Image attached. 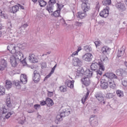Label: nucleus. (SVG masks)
<instances>
[{
    "label": "nucleus",
    "mask_w": 127,
    "mask_h": 127,
    "mask_svg": "<svg viewBox=\"0 0 127 127\" xmlns=\"http://www.w3.org/2000/svg\"><path fill=\"white\" fill-rule=\"evenodd\" d=\"M103 77H106V79H107V82L109 83V87L111 89H116V85L114 80H118L119 79V77L116 74L113 72H106L103 75Z\"/></svg>",
    "instance_id": "nucleus-1"
},
{
    "label": "nucleus",
    "mask_w": 127,
    "mask_h": 127,
    "mask_svg": "<svg viewBox=\"0 0 127 127\" xmlns=\"http://www.w3.org/2000/svg\"><path fill=\"white\" fill-rule=\"evenodd\" d=\"M93 75V71H90V69H87L85 70L84 73V76L82 77L81 81L83 85L86 87H88L91 84V80L90 78L92 77Z\"/></svg>",
    "instance_id": "nucleus-2"
},
{
    "label": "nucleus",
    "mask_w": 127,
    "mask_h": 127,
    "mask_svg": "<svg viewBox=\"0 0 127 127\" xmlns=\"http://www.w3.org/2000/svg\"><path fill=\"white\" fill-rule=\"evenodd\" d=\"M70 114H71V109L65 108L63 110L62 113L57 116L56 120L58 122H62L63 118L68 117Z\"/></svg>",
    "instance_id": "nucleus-3"
},
{
    "label": "nucleus",
    "mask_w": 127,
    "mask_h": 127,
    "mask_svg": "<svg viewBox=\"0 0 127 127\" xmlns=\"http://www.w3.org/2000/svg\"><path fill=\"white\" fill-rule=\"evenodd\" d=\"M116 73L117 76H120V77H126L127 76V71L123 68H119L116 71Z\"/></svg>",
    "instance_id": "nucleus-4"
},
{
    "label": "nucleus",
    "mask_w": 127,
    "mask_h": 127,
    "mask_svg": "<svg viewBox=\"0 0 127 127\" xmlns=\"http://www.w3.org/2000/svg\"><path fill=\"white\" fill-rule=\"evenodd\" d=\"M9 60L12 67H16L18 64L17 63L19 61L16 58H15V56L13 55L10 56Z\"/></svg>",
    "instance_id": "nucleus-5"
},
{
    "label": "nucleus",
    "mask_w": 127,
    "mask_h": 127,
    "mask_svg": "<svg viewBox=\"0 0 127 127\" xmlns=\"http://www.w3.org/2000/svg\"><path fill=\"white\" fill-rule=\"evenodd\" d=\"M33 80L34 81V83H38V82H39L41 79V76H40L39 71L35 70L33 72Z\"/></svg>",
    "instance_id": "nucleus-6"
},
{
    "label": "nucleus",
    "mask_w": 127,
    "mask_h": 127,
    "mask_svg": "<svg viewBox=\"0 0 127 127\" xmlns=\"http://www.w3.org/2000/svg\"><path fill=\"white\" fill-rule=\"evenodd\" d=\"M82 59L84 61H86V62H90L93 59V55L90 53H86L82 56Z\"/></svg>",
    "instance_id": "nucleus-7"
},
{
    "label": "nucleus",
    "mask_w": 127,
    "mask_h": 127,
    "mask_svg": "<svg viewBox=\"0 0 127 127\" xmlns=\"http://www.w3.org/2000/svg\"><path fill=\"white\" fill-rule=\"evenodd\" d=\"M109 9H110V7L106 6L105 9L102 10L100 12V15L101 17H108L109 16Z\"/></svg>",
    "instance_id": "nucleus-8"
},
{
    "label": "nucleus",
    "mask_w": 127,
    "mask_h": 127,
    "mask_svg": "<svg viewBox=\"0 0 127 127\" xmlns=\"http://www.w3.org/2000/svg\"><path fill=\"white\" fill-rule=\"evenodd\" d=\"M116 7L121 11H125L127 9L126 5L124 3L118 2L115 5Z\"/></svg>",
    "instance_id": "nucleus-9"
},
{
    "label": "nucleus",
    "mask_w": 127,
    "mask_h": 127,
    "mask_svg": "<svg viewBox=\"0 0 127 127\" xmlns=\"http://www.w3.org/2000/svg\"><path fill=\"white\" fill-rule=\"evenodd\" d=\"M81 8L84 12L89 11L91 9L90 7V3H82L81 5Z\"/></svg>",
    "instance_id": "nucleus-10"
},
{
    "label": "nucleus",
    "mask_w": 127,
    "mask_h": 127,
    "mask_svg": "<svg viewBox=\"0 0 127 127\" xmlns=\"http://www.w3.org/2000/svg\"><path fill=\"white\" fill-rule=\"evenodd\" d=\"M76 77H84L85 76V71L84 69L82 67H79L77 68V70L76 71Z\"/></svg>",
    "instance_id": "nucleus-11"
},
{
    "label": "nucleus",
    "mask_w": 127,
    "mask_h": 127,
    "mask_svg": "<svg viewBox=\"0 0 127 127\" xmlns=\"http://www.w3.org/2000/svg\"><path fill=\"white\" fill-rule=\"evenodd\" d=\"M87 14L86 12H82L79 11L76 14V16L77 18H80V19H83V18H85L86 16H87Z\"/></svg>",
    "instance_id": "nucleus-12"
},
{
    "label": "nucleus",
    "mask_w": 127,
    "mask_h": 127,
    "mask_svg": "<svg viewBox=\"0 0 127 127\" xmlns=\"http://www.w3.org/2000/svg\"><path fill=\"white\" fill-rule=\"evenodd\" d=\"M5 104L8 108H12V104L10 101V95L9 94L7 95V96H6Z\"/></svg>",
    "instance_id": "nucleus-13"
},
{
    "label": "nucleus",
    "mask_w": 127,
    "mask_h": 127,
    "mask_svg": "<svg viewBox=\"0 0 127 127\" xmlns=\"http://www.w3.org/2000/svg\"><path fill=\"white\" fill-rule=\"evenodd\" d=\"M101 87L102 89H104L106 90V89H108V87H109V83H108V81H106L105 79H102V81H101Z\"/></svg>",
    "instance_id": "nucleus-14"
},
{
    "label": "nucleus",
    "mask_w": 127,
    "mask_h": 127,
    "mask_svg": "<svg viewBox=\"0 0 127 127\" xmlns=\"http://www.w3.org/2000/svg\"><path fill=\"white\" fill-rule=\"evenodd\" d=\"M73 61L74 66H80V65H82V60H80L78 58H74L73 59Z\"/></svg>",
    "instance_id": "nucleus-15"
},
{
    "label": "nucleus",
    "mask_w": 127,
    "mask_h": 127,
    "mask_svg": "<svg viewBox=\"0 0 127 127\" xmlns=\"http://www.w3.org/2000/svg\"><path fill=\"white\" fill-rule=\"evenodd\" d=\"M20 80L22 84H26L27 83V76L22 74L20 76Z\"/></svg>",
    "instance_id": "nucleus-16"
},
{
    "label": "nucleus",
    "mask_w": 127,
    "mask_h": 127,
    "mask_svg": "<svg viewBox=\"0 0 127 127\" xmlns=\"http://www.w3.org/2000/svg\"><path fill=\"white\" fill-rule=\"evenodd\" d=\"M29 60L31 63H36L37 62V59H36V57H35V55L34 54L29 55Z\"/></svg>",
    "instance_id": "nucleus-17"
},
{
    "label": "nucleus",
    "mask_w": 127,
    "mask_h": 127,
    "mask_svg": "<svg viewBox=\"0 0 127 127\" xmlns=\"http://www.w3.org/2000/svg\"><path fill=\"white\" fill-rule=\"evenodd\" d=\"M99 63L95 62L93 63L91 66L90 68L92 70V71H97L98 70V68H99Z\"/></svg>",
    "instance_id": "nucleus-18"
},
{
    "label": "nucleus",
    "mask_w": 127,
    "mask_h": 127,
    "mask_svg": "<svg viewBox=\"0 0 127 127\" xmlns=\"http://www.w3.org/2000/svg\"><path fill=\"white\" fill-rule=\"evenodd\" d=\"M13 114V112H9L2 115L3 117L2 122H5V120H8V119L10 118V116Z\"/></svg>",
    "instance_id": "nucleus-19"
},
{
    "label": "nucleus",
    "mask_w": 127,
    "mask_h": 127,
    "mask_svg": "<svg viewBox=\"0 0 127 127\" xmlns=\"http://www.w3.org/2000/svg\"><path fill=\"white\" fill-rule=\"evenodd\" d=\"M74 80H68L65 82V85L67 86L68 88L70 89H73L74 88Z\"/></svg>",
    "instance_id": "nucleus-20"
},
{
    "label": "nucleus",
    "mask_w": 127,
    "mask_h": 127,
    "mask_svg": "<svg viewBox=\"0 0 127 127\" xmlns=\"http://www.w3.org/2000/svg\"><path fill=\"white\" fill-rule=\"evenodd\" d=\"M12 87V82L8 79H7L5 80V88L8 90L9 89H10Z\"/></svg>",
    "instance_id": "nucleus-21"
},
{
    "label": "nucleus",
    "mask_w": 127,
    "mask_h": 127,
    "mask_svg": "<svg viewBox=\"0 0 127 127\" xmlns=\"http://www.w3.org/2000/svg\"><path fill=\"white\" fill-rule=\"evenodd\" d=\"M21 57H22V58L24 57L23 54H22V53H21L20 51L17 52L15 58H16L19 61H21Z\"/></svg>",
    "instance_id": "nucleus-22"
},
{
    "label": "nucleus",
    "mask_w": 127,
    "mask_h": 127,
    "mask_svg": "<svg viewBox=\"0 0 127 127\" xmlns=\"http://www.w3.org/2000/svg\"><path fill=\"white\" fill-rule=\"evenodd\" d=\"M54 8V5L51 4H48L46 7V10L49 11V13H51V12H53V9Z\"/></svg>",
    "instance_id": "nucleus-23"
},
{
    "label": "nucleus",
    "mask_w": 127,
    "mask_h": 127,
    "mask_svg": "<svg viewBox=\"0 0 127 127\" xmlns=\"http://www.w3.org/2000/svg\"><path fill=\"white\" fill-rule=\"evenodd\" d=\"M19 9V7L17 5H16L11 7V8L10 9V11L11 13H16V12L18 11Z\"/></svg>",
    "instance_id": "nucleus-24"
},
{
    "label": "nucleus",
    "mask_w": 127,
    "mask_h": 127,
    "mask_svg": "<svg viewBox=\"0 0 127 127\" xmlns=\"http://www.w3.org/2000/svg\"><path fill=\"white\" fill-rule=\"evenodd\" d=\"M95 98L99 101V102H100V103L103 102L104 101V97L102 96V94L100 93H97L95 95Z\"/></svg>",
    "instance_id": "nucleus-25"
},
{
    "label": "nucleus",
    "mask_w": 127,
    "mask_h": 127,
    "mask_svg": "<svg viewBox=\"0 0 127 127\" xmlns=\"http://www.w3.org/2000/svg\"><path fill=\"white\" fill-rule=\"evenodd\" d=\"M46 103H47V106L48 107H52L53 105H54V103L53 102V100L49 98H47L46 99Z\"/></svg>",
    "instance_id": "nucleus-26"
},
{
    "label": "nucleus",
    "mask_w": 127,
    "mask_h": 127,
    "mask_svg": "<svg viewBox=\"0 0 127 127\" xmlns=\"http://www.w3.org/2000/svg\"><path fill=\"white\" fill-rule=\"evenodd\" d=\"M98 68L101 71H105V65L102 61L98 62Z\"/></svg>",
    "instance_id": "nucleus-27"
},
{
    "label": "nucleus",
    "mask_w": 127,
    "mask_h": 127,
    "mask_svg": "<svg viewBox=\"0 0 127 127\" xmlns=\"http://www.w3.org/2000/svg\"><path fill=\"white\" fill-rule=\"evenodd\" d=\"M124 54H125V49L124 48V47H122L120 50L118 51V53H117V56L118 57H122V56H124Z\"/></svg>",
    "instance_id": "nucleus-28"
},
{
    "label": "nucleus",
    "mask_w": 127,
    "mask_h": 127,
    "mask_svg": "<svg viewBox=\"0 0 127 127\" xmlns=\"http://www.w3.org/2000/svg\"><path fill=\"white\" fill-rule=\"evenodd\" d=\"M122 84L124 87H127V75L122 77Z\"/></svg>",
    "instance_id": "nucleus-29"
},
{
    "label": "nucleus",
    "mask_w": 127,
    "mask_h": 127,
    "mask_svg": "<svg viewBox=\"0 0 127 127\" xmlns=\"http://www.w3.org/2000/svg\"><path fill=\"white\" fill-rule=\"evenodd\" d=\"M57 66V64H56L52 68V70L51 72L49 73V74L45 77V79L49 78L51 76V75L54 73V71H55V69L56 67Z\"/></svg>",
    "instance_id": "nucleus-30"
},
{
    "label": "nucleus",
    "mask_w": 127,
    "mask_h": 127,
    "mask_svg": "<svg viewBox=\"0 0 127 127\" xmlns=\"http://www.w3.org/2000/svg\"><path fill=\"white\" fill-rule=\"evenodd\" d=\"M0 16H1L2 18H4L5 19H7L8 18L7 14L4 13V12L2 11L1 10H0Z\"/></svg>",
    "instance_id": "nucleus-31"
},
{
    "label": "nucleus",
    "mask_w": 127,
    "mask_h": 127,
    "mask_svg": "<svg viewBox=\"0 0 127 127\" xmlns=\"http://www.w3.org/2000/svg\"><path fill=\"white\" fill-rule=\"evenodd\" d=\"M83 48L86 52H92V47L90 45L84 46Z\"/></svg>",
    "instance_id": "nucleus-32"
},
{
    "label": "nucleus",
    "mask_w": 127,
    "mask_h": 127,
    "mask_svg": "<svg viewBox=\"0 0 127 127\" xmlns=\"http://www.w3.org/2000/svg\"><path fill=\"white\" fill-rule=\"evenodd\" d=\"M38 2L41 7H43L44 6H45L46 4H47V2H46V1H44V0H39Z\"/></svg>",
    "instance_id": "nucleus-33"
},
{
    "label": "nucleus",
    "mask_w": 127,
    "mask_h": 127,
    "mask_svg": "<svg viewBox=\"0 0 127 127\" xmlns=\"http://www.w3.org/2000/svg\"><path fill=\"white\" fill-rule=\"evenodd\" d=\"M5 95V89L3 86L0 85V96Z\"/></svg>",
    "instance_id": "nucleus-34"
},
{
    "label": "nucleus",
    "mask_w": 127,
    "mask_h": 127,
    "mask_svg": "<svg viewBox=\"0 0 127 127\" xmlns=\"http://www.w3.org/2000/svg\"><path fill=\"white\" fill-rule=\"evenodd\" d=\"M116 94L118 96V97H119V98H122V97H124V91L121 90H118L116 91Z\"/></svg>",
    "instance_id": "nucleus-35"
},
{
    "label": "nucleus",
    "mask_w": 127,
    "mask_h": 127,
    "mask_svg": "<svg viewBox=\"0 0 127 127\" xmlns=\"http://www.w3.org/2000/svg\"><path fill=\"white\" fill-rule=\"evenodd\" d=\"M60 10H57L54 12L52 14V16H55V17H58L59 16H60Z\"/></svg>",
    "instance_id": "nucleus-36"
},
{
    "label": "nucleus",
    "mask_w": 127,
    "mask_h": 127,
    "mask_svg": "<svg viewBox=\"0 0 127 127\" xmlns=\"http://www.w3.org/2000/svg\"><path fill=\"white\" fill-rule=\"evenodd\" d=\"M102 3L103 5H110L112 3V0H103Z\"/></svg>",
    "instance_id": "nucleus-37"
},
{
    "label": "nucleus",
    "mask_w": 127,
    "mask_h": 127,
    "mask_svg": "<svg viewBox=\"0 0 127 127\" xmlns=\"http://www.w3.org/2000/svg\"><path fill=\"white\" fill-rule=\"evenodd\" d=\"M16 49H19V47H16L15 46H14V48L12 50H11L10 53H11V54H16L17 53V51H16Z\"/></svg>",
    "instance_id": "nucleus-38"
},
{
    "label": "nucleus",
    "mask_w": 127,
    "mask_h": 127,
    "mask_svg": "<svg viewBox=\"0 0 127 127\" xmlns=\"http://www.w3.org/2000/svg\"><path fill=\"white\" fill-rule=\"evenodd\" d=\"M7 58H5V59H2L1 60V62L0 63L2 64L3 65H5V66L7 67V62L6 59Z\"/></svg>",
    "instance_id": "nucleus-39"
},
{
    "label": "nucleus",
    "mask_w": 127,
    "mask_h": 127,
    "mask_svg": "<svg viewBox=\"0 0 127 127\" xmlns=\"http://www.w3.org/2000/svg\"><path fill=\"white\" fill-rule=\"evenodd\" d=\"M109 50V48L107 46H104L102 48L101 51L103 54H106L108 51Z\"/></svg>",
    "instance_id": "nucleus-40"
},
{
    "label": "nucleus",
    "mask_w": 127,
    "mask_h": 127,
    "mask_svg": "<svg viewBox=\"0 0 127 127\" xmlns=\"http://www.w3.org/2000/svg\"><path fill=\"white\" fill-rule=\"evenodd\" d=\"M60 90L62 93H65L67 92V88L64 87V86H61L60 87Z\"/></svg>",
    "instance_id": "nucleus-41"
},
{
    "label": "nucleus",
    "mask_w": 127,
    "mask_h": 127,
    "mask_svg": "<svg viewBox=\"0 0 127 127\" xmlns=\"http://www.w3.org/2000/svg\"><path fill=\"white\" fill-rule=\"evenodd\" d=\"M84 24V22H79V21H75V26H77L78 27H81V26H83Z\"/></svg>",
    "instance_id": "nucleus-42"
},
{
    "label": "nucleus",
    "mask_w": 127,
    "mask_h": 127,
    "mask_svg": "<svg viewBox=\"0 0 127 127\" xmlns=\"http://www.w3.org/2000/svg\"><path fill=\"white\" fill-rule=\"evenodd\" d=\"M0 110L1 111V113H2V116L5 115V114H7L8 110L6 108H5L4 107H2L0 109Z\"/></svg>",
    "instance_id": "nucleus-43"
},
{
    "label": "nucleus",
    "mask_w": 127,
    "mask_h": 127,
    "mask_svg": "<svg viewBox=\"0 0 127 127\" xmlns=\"http://www.w3.org/2000/svg\"><path fill=\"white\" fill-rule=\"evenodd\" d=\"M60 22L64 26H67V23H66V22L65 21V20L63 18L60 19Z\"/></svg>",
    "instance_id": "nucleus-44"
},
{
    "label": "nucleus",
    "mask_w": 127,
    "mask_h": 127,
    "mask_svg": "<svg viewBox=\"0 0 127 127\" xmlns=\"http://www.w3.org/2000/svg\"><path fill=\"white\" fill-rule=\"evenodd\" d=\"M91 126L92 127H96L98 126V121H93L90 122Z\"/></svg>",
    "instance_id": "nucleus-45"
},
{
    "label": "nucleus",
    "mask_w": 127,
    "mask_h": 127,
    "mask_svg": "<svg viewBox=\"0 0 127 127\" xmlns=\"http://www.w3.org/2000/svg\"><path fill=\"white\" fill-rule=\"evenodd\" d=\"M13 48H14V46L13 45V44L10 45L7 47V50H8V51H9V52H10Z\"/></svg>",
    "instance_id": "nucleus-46"
},
{
    "label": "nucleus",
    "mask_w": 127,
    "mask_h": 127,
    "mask_svg": "<svg viewBox=\"0 0 127 127\" xmlns=\"http://www.w3.org/2000/svg\"><path fill=\"white\" fill-rule=\"evenodd\" d=\"M57 5L58 6V10H60V11H61V8H62V7H64V5H62V4H60L58 3H57Z\"/></svg>",
    "instance_id": "nucleus-47"
},
{
    "label": "nucleus",
    "mask_w": 127,
    "mask_h": 127,
    "mask_svg": "<svg viewBox=\"0 0 127 127\" xmlns=\"http://www.w3.org/2000/svg\"><path fill=\"white\" fill-rule=\"evenodd\" d=\"M25 117H23L22 119H21L19 121V124H21V125H23L24 123L25 122V120H26Z\"/></svg>",
    "instance_id": "nucleus-48"
},
{
    "label": "nucleus",
    "mask_w": 127,
    "mask_h": 127,
    "mask_svg": "<svg viewBox=\"0 0 127 127\" xmlns=\"http://www.w3.org/2000/svg\"><path fill=\"white\" fill-rule=\"evenodd\" d=\"M101 43H102V42H101V41H100L99 40L94 42V44L96 45V47H98V46H100V45H101Z\"/></svg>",
    "instance_id": "nucleus-49"
},
{
    "label": "nucleus",
    "mask_w": 127,
    "mask_h": 127,
    "mask_svg": "<svg viewBox=\"0 0 127 127\" xmlns=\"http://www.w3.org/2000/svg\"><path fill=\"white\" fill-rule=\"evenodd\" d=\"M19 81H13V85H15L16 87H20V85H19Z\"/></svg>",
    "instance_id": "nucleus-50"
},
{
    "label": "nucleus",
    "mask_w": 127,
    "mask_h": 127,
    "mask_svg": "<svg viewBox=\"0 0 127 127\" xmlns=\"http://www.w3.org/2000/svg\"><path fill=\"white\" fill-rule=\"evenodd\" d=\"M5 68H6V66H5V65L0 63V71H3V70H4Z\"/></svg>",
    "instance_id": "nucleus-51"
},
{
    "label": "nucleus",
    "mask_w": 127,
    "mask_h": 127,
    "mask_svg": "<svg viewBox=\"0 0 127 127\" xmlns=\"http://www.w3.org/2000/svg\"><path fill=\"white\" fill-rule=\"evenodd\" d=\"M56 3V0H49L48 2V4H52L53 5H54Z\"/></svg>",
    "instance_id": "nucleus-52"
},
{
    "label": "nucleus",
    "mask_w": 127,
    "mask_h": 127,
    "mask_svg": "<svg viewBox=\"0 0 127 127\" xmlns=\"http://www.w3.org/2000/svg\"><path fill=\"white\" fill-rule=\"evenodd\" d=\"M96 73L97 75V76H102L103 74V72L101 70H97L96 71Z\"/></svg>",
    "instance_id": "nucleus-53"
},
{
    "label": "nucleus",
    "mask_w": 127,
    "mask_h": 127,
    "mask_svg": "<svg viewBox=\"0 0 127 127\" xmlns=\"http://www.w3.org/2000/svg\"><path fill=\"white\" fill-rule=\"evenodd\" d=\"M93 113L96 114V113H98L99 112V107L98 106L95 107L92 109Z\"/></svg>",
    "instance_id": "nucleus-54"
},
{
    "label": "nucleus",
    "mask_w": 127,
    "mask_h": 127,
    "mask_svg": "<svg viewBox=\"0 0 127 127\" xmlns=\"http://www.w3.org/2000/svg\"><path fill=\"white\" fill-rule=\"evenodd\" d=\"M106 98H107V99H112V98H113V94L112 93H107L106 94Z\"/></svg>",
    "instance_id": "nucleus-55"
},
{
    "label": "nucleus",
    "mask_w": 127,
    "mask_h": 127,
    "mask_svg": "<svg viewBox=\"0 0 127 127\" xmlns=\"http://www.w3.org/2000/svg\"><path fill=\"white\" fill-rule=\"evenodd\" d=\"M40 104L41 106H45V105H47L46 101L43 100L42 101L40 102Z\"/></svg>",
    "instance_id": "nucleus-56"
},
{
    "label": "nucleus",
    "mask_w": 127,
    "mask_h": 127,
    "mask_svg": "<svg viewBox=\"0 0 127 127\" xmlns=\"http://www.w3.org/2000/svg\"><path fill=\"white\" fill-rule=\"evenodd\" d=\"M88 99L84 96L83 97V98L81 99V103H82L83 105H84L86 102V100Z\"/></svg>",
    "instance_id": "nucleus-57"
},
{
    "label": "nucleus",
    "mask_w": 127,
    "mask_h": 127,
    "mask_svg": "<svg viewBox=\"0 0 127 127\" xmlns=\"http://www.w3.org/2000/svg\"><path fill=\"white\" fill-rule=\"evenodd\" d=\"M100 4H99V3H98L96 5L95 9H96V10L99 11V9H100Z\"/></svg>",
    "instance_id": "nucleus-58"
},
{
    "label": "nucleus",
    "mask_w": 127,
    "mask_h": 127,
    "mask_svg": "<svg viewBox=\"0 0 127 127\" xmlns=\"http://www.w3.org/2000/svg\"><path fill=\"white\" fill-rule=\"evenodd\" d=\"M48 97H52V96H53V92L48 91Z\"/></svg>",
    "instance_id": "nucleus-59"
},
{
    "label": "nucleus",
    "mask_w": 127,
    "mask_h": 127,
    "mask_svg": "<svg viewBox=\"0 0 127 127\" xmlns=\"http://www.w3.org/2000/svg\"><path fill=\"white\" fill-rule=\"evenodd\" d=\"M34 108L35 109V110H37L38 108H40V104H35L34 105Z\"/></svg>",
    "instance_id": "nucleus-60"
},
{
    "label": "nucleus",
    "mask_w": 127,
    "mask_h": 127,
    "mask_svg": "<svg viewBox=\"0 0 127 127\" xmlns=\"http://www.w3.org/2000/svg\"><path fill=\"white\" fill-rule=\"evenodd\" d=\"M89 95H90V91L87 90V92L85 96H84V97H85V98L88 99V97H89Z\"/></svg>",
    "instance_id": "nucleus-61"
},
{
    "label": "nucleus",
    "mask_w": 127,
    "mask_h": 127,
    "mask_svg": "<svg viewBox=\"0 0 127 127\" xmlns=\"http://www.w3.org/2000/svg\"><path fill=\"white\" fill-rule=\"evenodd\" d=\"M98 23L101 25L105 24V21L104 20H101L98 22Z\"/></svg>",
    "instance_id": "nucleus-62"
},
{
    "label": "nucleus",
    "mask_w": 127,
    "mask_h": 127,
    "mask_svg": "<svg viewBox=\"0 0 127 127\" xmlns=\"http://www.w3.org/2000/svg\"><path fill=\"white\" fill-rule=\"evenodd\" d=\"M27 26H28V24H27V23H25L22 25L21 26V27H23V28H26Z\"/></svg>",
    "instance_id": "nucleus-63"
},
{
    "label": "nucleus",
    "mask_w": 127,
    "mask_h": 127,
    "mask_svg": "<svg viewBox=\"0 0 127 127\" xmlns=\"http://www.w3.org/2000/svg\"><path fill=\"white\" fill-rule=\"evenodd\" d=\"M75 55H78V52L76 51L72 53L71 56H75Z\"/></svg>",
    "instance_id": "nucleus-64"
}]
</instances>
